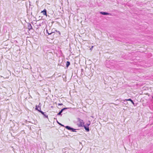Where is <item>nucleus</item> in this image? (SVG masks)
Here are the masks:
<instances>
[{
  "label": "nucleus",
  "mask_w": 153,
  "mask_h": 153,
  "mask_svg": "<svg viewBox=\"0 0 153 153\" xmlns=\"http://www.w3.org/2000/svg\"><path fill=\"white\" fill-rule=\"evenodd\" d=\"M152 98H153V97H152Z\"/></svg>",
  "instance_id": "obj_17"
},
{
  "label": "nucleus",
  "mask_w": 153,
  "mask_h": 153,
  "mask_svg": "<svg viewBox=\"0 0 153 153\" xmlns=\"http://www.w3.org/2000/svg\"><path fill=\"white\" fill-rule=\"evenodd\" d=\"M70 65V62L69 61H67L66 63V67L68 68Z\"/></svg>",
  "instance_id": "obj_7"
},
{
  "label": "nucleus",
  "mask_w": 153,
  "mask_h": 153,
  "mask_svg": "<svg viewBox=\"0 0 153 153\" xmlns=\"http://www.w3.org/2000/svg\"><path fill=\"white\" fill-rule=\"evenodd\" d=\"M35 109L39 112L41 110V107L36 105V106Z\"/></svg>",
  "instance_id": "obj_4"
},
{
  "label": "nucleus",
  "mask_w": 153,
  "mask_h": 153,
  "mask_svg": "<svg viewBox=\"0 0 153 153\" xmlns=\"http://www.w3.org/2000/svg\"><path fill=\"white\" fill-rule=\"evenodd\" d=\"M48 34H51V33H48Z\"/></svg>",
  "instance_id": "obj_16"
},
{
  "label": "nucleus",
  "mask_w": 153,
  "mask_h": 153,
  "mask_svg": "<svg viewBox=\"0 0 153 153\" xmlns=\"http://www.w3.org/2000/svg\"><path fill=\"white\" fill-rule=\"evenodd\" d=\"M65 128H67V129H68L69 130H70L71 129V128L70 127H69V126H66L65 127Z\"/></svg>",
  "instance_id": "obj_11"
},
{
  "label": "nucleus",
  "mask_w": 153,
  "mask_h": 153,
  "mask_svg": "<svg viewBox=\"0 0 153 153\" xmlns=\"http://www.w3.org/2000/svg\"><path fill=\"white\" fill-rule=\"evenodd\" d=\"M84 126V128H85V130H86V126Z\"/></svg>",
  "instance_id": "obj_15"
},
{
  "label": "nucleus",
  "mask_w": 153,
  "mask_h": 153,
  "mask_svg": "<svg viewBox=\"0 0 153 153\" xmlns=\"http://www.w3.org/2000/svg\"><path fill=\"white\" fill-rule=\"evenodd\" d=\"M27 28L29 30L32 29H33L30 23L28 24L27 25Z\"/></svg>",
  "instance_id": "obj_3"
},
{
  "label": "nucleus",
  "mask_w": 153,
  "mask_h": 153,
  "mask_svg": "<svg viewBox=\"0 0 153 153\" xmlns=\"http://www.w3.org/2000/svg\"><path fill=\"white\" fill-rule=\"evenodd\" d=\"M39 112H40L42 114H43V115H44L46 117H48V116H45V114H44V112H43V111H41V110L39 111Z\"/></svg>",
  "instance_id": "obj_10"
},
{
  "label": "nucleus",
  "mask_w": 153,
  "mask_h": 153,
  "mask_svg": "<svg viewBox=\"0 0 153 153\" xmlns=\"http://www.w3.org/2000/svg\"><path fill=\"white\" fill-rule=\"evenodd\" d=\"M64 109V108H63V109H62L61 111L58 114V115H60L61 113L63 111V110Z\"/></svg>",
  "instance_id": "obj_8"
},
{
  "label": "nucleus",
  "mask_w": 153,
  "mask_h": 153,
  "mask_svg": "<svg viewBox=\"0 0 153 153\" xmlns=\"http://www.w3.org/2000/svg\"><path fill=\"white\" fill-rule=\"evenodd\" d=\"M93 46H91V48H90V47H89V48H90V50H91V49L93 48Z\"/></svg>",
  "instance_id": "obj_13"
},
{
  "label": "nucleus",
  "mask_w": 153,
  "mask_h": 153,
  "mask_svg": "<svg viewBox=\"0 0 153 153\" xmlns=\"http://www.w3.org/2000/svg\"><path fill=\"white\" fill-rule=\"evenodd\" d=\"M100 13L103 15H108L109 14V13H106L105 12H100Z\"/></svg>",
  "instance_id": "obj_5"
},
{
  "label": "nucleus",
  "mask_w": 153,
  "mask_h": 153,
  "mask_svg": "<svg viewBox=\"0 0 153 153\" xmlns=\"http://www.w3.org/2000/svg\"><path fill=\"white\" fill-rule=\"evenodd\" d=\"M77 125L79 127H83L84 126V123L83 120L80 119H78L76 122Z\"/></svg>",
  "instance_id": "obj_1"
},
{
  "label": "nucleus",
  "mask_w": 153,
  "mask_h": 153,
  "mask_svg": "<svg viewBox=\"0 0 153 153\" xmlns=\"http://www.w3.org/2000/svg\"><path fill=\"white\" fill-rule=\"evenodd\" d=\"M126 100L128 101H130L131 102V103L133 104H134V102H133L132 100L131 99H126Z\"/></svg>",
  "instance_id": "obj_6"
},
{
  "label": "nucleus",
  "mask_w": 153,
  "mask_h": 153,
  "mask_svg": "<svg viewBox=\"0 0 153 153\" xmlns=\"http://www.w3.org/2000/svg\"><path fill=\"white\" fill-rule=\"evenodd\" d=\"M89 131V128L88 127L87 128V131Z\"/></svg>",
  "instance_id": "obj_12"
},
{
  "label": "nucleus",
  "mask_w": 153,
  "mask_h": 153,
  "mask_svg": "<svg viewBox=\"0 0 153 153\" xmlns=\"http://www.w3.org/2000/svg\"><path fill=\"white\" fill-rule=\"evenodd\" d=\"M58 105H62V103H59L58 104Z\"/></svg>",
  "instance_id": "obj_14"
},
{
  "label": "nucleus",
  "mask_w": 153,
  "mask_h": 153,
  "mask_svg": "<svg viewBox=\"0 0 153 153\" xmlns=\"http://www.w3.org/2000/svg\"><path fill=\"white\" fill-rule=\"evenodd\" d=\"M41 13H42L43 15L47 16V10L46 9H44Z\"/></svg>",
  "instance_id": "obj_2"
},
{
  "label": "nucleus",
  "mask_w": 153,
  "mask_h": 153,
  "mask_svg": "<svg viewBox=\"0 0 153 153\" xmlns=\"http://www.w3.org/2000/svg\"><path fill=\"white\" fill-rule=\"evenodd\" d=\"M39 112H40L42 114H43V115H44L46 117H48V116H45V114H44V112H43V111H41V110L39 111Z\"/></svg>",
  "instance_id": "obj_9"
}]
</instances>
